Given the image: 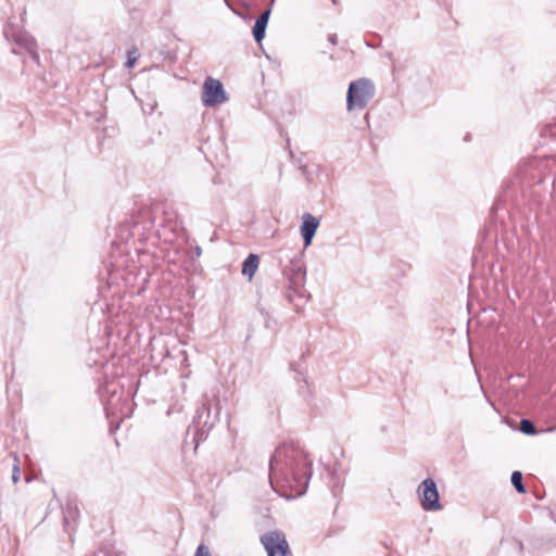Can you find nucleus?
I'll list each match as a JSON object with an SVG mask.
<instances>
[{"mask_svg":"<svg viewBox=\"0 0 556 556\" xmlns=\"http://www.w3.org/2000/svg\"><path fill=\"white\" fill-rule=\"evenodd\" d=\"M312 460L298 444L290 442L278 446L269 459V481L273 488L280 484L295 495L305 493L312 476Z\"/></svg>","mask_w":556,"mask_h":556,"instance_id":"f257e3e1","label":"nucleus"},{"mask_svg":"<svg viewBox=\"0 0 556 556\" xmlns=\"http://www.w3.org/2000/svg\"><path fill=\"white\" fill-rule=\"evenodd\" d=\"M375 96V86L367 78H359L349 85L346 109L349 112L364 110Z\"/></svg>","mask_w":556,"mask_h":556,"instance_id":"f03ea898","label":"nucleus"},{"mask_svg":"<svg viewBox=\"0 0 556 556\" xmlns=\"http://www.w3.org/2000/svg\"><path fill=\"white\" fill-rule=\"evenodd\" d=\"M4 36L9 41L14 42L20 48L27 51L30 54L31 59L36 63H39L40 58L37 50V42L35 38L30 36L27 31L10 24L4 28Z\"/></svg>","mask_w":556,"mask_h":556,"instance_id":"7ed1b4c3","label":"nucleus"},{"mask_svg":"<svg viewBox=\"0 0 556 556\" xmlns=\"http://www.w3.org/2000/svg\"><path fill=\"white\" fill-rule=\"evenodd\" d=\"M261 543L268 556H286L289 552L286 535L279 530L264 533L261 536Z\"/></svg>","mask_w":556,"mask_h":556,"instance_id":"20e7f679","label":"nucleus"},{"mask_svg":"<svg viewBox=\"0 0 556 556\" xmlns=\"http://www.w3.org/2000/svg\"><path fill=\"white\" fill-rule=\"evenodd\" d=\"M227 101L223 84L215 78L207 77L203 84L202 102L205 106L213 108Z\"/></svg>","mask_w":556,"mask_h":556,"instance_id":"39448f33","label":"nucleus"},{"mask_svg":"<svg viewBox=\"0 0 556 556\" xmlns=\"http://www.w3.org/2000/svg\"><path fill=\"white\" fill-rule=\"evenodd\" d=\"M418 494L420 496V505L424 510L431 511L441 509L442 506L439 501V492L433 479H425L418 486Z\"/></svg>","mask_w":556,"mask_h":556,"instance_id":"423d86ee","label":"nucleus"},{"mask_svg":"<svg viewBox=\"0 0 556 556\" xmlns=\"http://www.w3.org/2000/svg\"><path fill=\"white\" fill-rule=\"evenodd\" d=\"M319 226V219L309 213L303 215V222L301 225V235L304 240V245L308 247L316 233Z\"/></svg>","mask_w":556,"mask_h":556,"instance_id":"0eeeda50","label":"nucleus"},{"mask_svg":"<svg viewBox=\"0 0 556 556\" xmlns=\"http://www.w3.org/2000/svg\"><path fill=\"white\" fill-rule=\"evenodd\" d=\"M79 517V509L75 502L68 501L63 507V519L65 527L70 530L74 529L76 520Z\"/></svg>","mask_w":556,"mask_h":556,"instance_id":"6e6552de","label":"nucleus"},{"mask_svg":"<svg viewBox=\"0 0 556 556\" xmlns=\"http://www.w3.org/2000/svg\"><path fill=\"white\" fill-rule=\"evenodd\" d=\"M269 16L270 9L265 10L256 20L253 27V37L256 42H261L264 39Z\"/></svg>","mask_w":556,"mask_h":556,"instance_id":"1a4fd4ad","label":"nucleus"},{"mask_svg":"<svg viewBox=\"0 0 556 556\" xmlns=\"http://www.w3.org/2000/svg\"><path fill=\"white\" fill-rule=\"evenodd\" d=\"M258 267V256L256 254H250L242 265V274L247 275L249 279H252Z\"/></svg>","mask_w":556,"mask_h":556,"instance_id":"9d476101","label":"nucleus"},{"mask_svg":"<svg viewBox=\"0 0 556 556\" xmlns=\"http://www.w3.org/2000/svg\"><path fill=\"white\" fill-rule=\"evenodd\" d=\"M511 484L515 486L516 491L520 494L526 493L525 485L522 483V475L520 471H514L511 473Z\"/></svg>","mask_w":556,"mask_h":556,"instance_id":"9b49d317","label":"nucleus"},{"mask_svg":"<svg viewBox=\"0 0 556 556\" xmlns=\"http://www.w3.org/2000/svg\"><path fill=\"white\" fill-rule=\"evenodd\" d=\"M520 430L526 434H535L536 433V429H535L534 425L532 424V421H530L528 419H522L520 421Z\"/></svg>","mask_w":556,"mask_h":556,"instance_id":"f8f14e48","label":"nucleus"},{"mask_svg":"<svg viewBox=\"0 0 556 556\" xmlns=\"http://www.w3.org/2000/svg\"><path fill=\"white\" fill-rule=\"evenodd\" d=\"M13 458H14V464H13V468H12V481H13V483H17L20 480V460L15 454L13 455Z\"/></svg>","mask_w":556,"mask_h":556,"instance_id":"ddd939ff","label":"nucleus"},{"mask_svg":"<svg viewBox=\"0 0 556 556\" xmlns=\"http://www.w3.org/2000/svg\"><path fill=\"white\" fill-rule=\"evenodd\" d=\"M138 56H137V50L134 49L132 51H128V59H127V62H126V65L128 67H132L134 64L136 63Z\"/></svg>","mask_w":556,"mask_h":556,"instance_id":"4468645a","label":"nucleus"},{"mask_svg":"<svg viewBox=\"0 0 556 556\" xmlns=\"http://www.w3.org/2000/svg\"><path fill=\"white\" fill-rule=\"evenodd\" d=\"M194 556H211V552L207 546L200 544L195 551Z\"/></svg>","mask_w":556,"mask_h":556,"instance_id":"2eb2a0df","label":"nucleus"},{"mask_svg":"<svg viewBox=\"0 0 556 556\" xmlns=\"http://www.w3.org/2000/svg\"><path fill=\"white\" fill-rule=\"evenodd\" d=\"M112 397H114V395ZM114 409H115V404L113 402V399H111L106 403L105 410H106L108 414H111V413L113 414Z\"/></svg>","mask_w":556,"mask_h":556,"instance_id":"dca6fc26","label":"nucleus"},{"mask_svg":"<svg viewBox=\"0 0 556 556\" xmlns=\"http://www.w3.org/2000/svg\"><path fill=\"white\" fill-rule=\"evenodd\" d=\"M328 40H329L332 45H337V35H336V34H331V35H329Z\"/></svg>","mask_w":556,"mask_h":556,"instance_id":"f3484780","label":"nucleus"},{"mask_svg":"<svg viewBox=\"0 0 556 556\" xmlns=\"http://www.w3.org/2000/svg\"><path fill=\"white\" fill-rule=\"evenodd\" d=\"M203 413H206V414L208 415V414H210V409H208L207 407L203 406V407H202V409H199V410H198V415H199V417H201V415H202Z\"/></svg>","mask_w":556,"mask_h":556,"instance_id":"a211bd4d","label":"nucleus"},{"mask_svg":"<svg viewBox=\"0 0 556 556\" xmlns=\"http://www.w3.org/2000/svg\"><path fill=\"white\" fill-rule=\"evenodd\" d=\"M332 2H333V3H336V2H337V0H332Z\"/></svg>","mask_w":556,"mask_h":556,"instance_id":"6ab92c4d","label":"nucleus"}]
</instances>
